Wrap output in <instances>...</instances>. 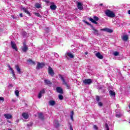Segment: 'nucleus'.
I'll return each instance as SVG.
<instances>
[{
  "mask_svg": "<svg viewBox=\"0 0 130 130\" xmlns=\"http://www.w3.org/2000/svg\"><path fill=\"white\" fill-rule=\"evenodd\" d=\"M27 62H29L30 64H36L35 61L32 60L31 59L27 60Z\"/></svg>",
  "mask_w": 130,
  "mask_h": 130,
  "instance_id": "27",
  "label": "nucleus"
},
{
  "mask_svg": "<svg viewBox=\"0 0 130 130\" xmlns=\"http://www.w3.org/2000/svg\"><path fill=\"white\" fill-rule=\"evenodd\" d=\"M121 38L123 41H127V40H128V35H123L121 37Z\"/></svg>",
  "mask_w": 130,
  "mask_h": 130,
  "instance_id": "12",
  "label": "nucleus"
},
{
  "mask_svg": "<svg viewBox=\"0 0 130 130\" xmlns=\"http://www.w3.org/2000/svg\"><path fill=\"white\" fill-rule=\"evenodd\" d=\"M54 56H55V57H58V56H59V55H58V53H55L54 54Z\"/></svg>",
  "mask_w": 130,
  "mask_h": 130,
  "instance_id": "46",
  "label": "nucleus"
},
{
  "mask_svg": "<svg viewBox=\"0 0 130 130\" xmlns=\"http://www.w3.org/2000/svg\"><path fill=\"white\" fill-rule=\"evenodd\" d=\"M70 117L72 121H74V111H71Z\"/></svg>",
  "mask_w": 130,
  "mask_h": 130,
  "instance_id": "29",
  "label": "nucleus"
},
{
  "mask_svg": "<svg viewBox=\"0 0 130 130\" xmlns=\"http://www.w3.org/2000/svg\"><path fill=\"white\" fill-rule=\"evenodd\" d=\"M93 128H94V129H98V127H97L96 125H94Z\"/></svg>",
  "mask_w": 130,
  "mask_h": 130,
  "instance_id": "44",
  "label": "nucleus"
},
{
  "mask_svg": "<svg viewBox=\"0 0 130 130\" xmlns=\"http://www.w3.org/2000/svg\"><path fill=\"white\" fill-rule=\"evenodd\" d=\"M98 105H99V106H102L103 105V104H102V103H101V102H99V103H98Z\"/></svg>",
  "mask_w": 130,
  "mask_h": 130,
  "instance_id": "43",
  "label": "nucleus"
},
{
  "mask_svg": "<svg viewBox=\"0 0 130 130\" xmlns=\"http://www.w3.org/2000/svg\"><path fill=\"white\" fill-rule=\"evenodd\" d=\"M109 93L112 97H115V92L114 91L112 90H110Z\"/></svg>",
  "mask_w": 130,
  "mask_h": 130,
  "instance_id": "23",
  "label": "nucleus"
},
{
  "mask_svg": "<svg viewBox=\"0 0 130 130\" xmlns=\"http://www.w3.org/2000/svg\"><path fill=\"white\" fill-rule=\"evenodd\" d=\"M95 56L98 57V58H99L100 59H103V55H101V53L100 52H98L95 54Z\"/></svg>",
  "mask_w": 130,
  "mask_h": 130,
  "instance_id": "16",
  "label": "nucleus"
},
{
  "mask_svg": "<svg viewBox=\"0 0 130 130\" xmlns=\"http://www.w3.org/2000/svg\"><path fill=\"white\" fill-rule=\"evenodd\" d=\"M95 100H96V101H98V102H99V101L100 100V98L99 97V96H96Z\"/></svg>",
  "mask_w": 130,
  "mask_h": 130,
  "instance_id": "40",
  "label": "nucleus"
},
{
  "mask_svg": "<svg viewBox=\"0 0 130 130\" xmlns=\"http://www.w3.org/2000/svg\"><path fill=\"white\" fill-rule=\"evenodd\" d=\"M8 122H10V123L11 122H10V121H8Z\"/></svg>",
  "mask_w": 130,
  "mask_h": 130,
  "instance_id": "56",
  "label": "nucleus"
},
{
  "mask_svg": "<svg viewBox=\"0 0 130 130\" xmlns=\"http://www.w3.org/2000/svg\"><path fill=\"white\" fill-rule=\"evenodd\" d=\"M54 123L55 127H58V126H59L58 121H54Z\"/></svg>",
  "mask_w": 130,
  "mask_h": 130,
  "instance_id": "28",
  "label": "nucleus"
},
{
  "mask_svg": "<svg viewBox=\"0 0 130 130\" xmlns=\"http://www.w3.org/2000/svg\"><path fill=\"white\" fill-rule=\"evenodd\" d=\"M12 101H13V102H16V101H17V100H15V99H12Z\"/></svg>",
  "mask_w": 130,
  "mask_h": 130,
  "instance_id": "50",
  "label": "nucleus"
},
{
  "mask_svg": "<svg viewBox=\"0 0 130 130\" xmlns=\"http://www.w3.org/2000/svg\"><path fill=\"white\" fill-rule=\"evenodd\" d=\"M84 53L86 54V55H87V54H88V52H85Z\"/></svg>",
  "mask_w": 130,
  "mask_h": 130,
  "instance_id": "52",
  "label": "nucleus"
},
{
  "mask_svg": "<svg viewBox=\"0 0 130 130\" xmlns=\"http://www.w3.org/2000/svg\"><path fill=\"white\" fill-rule=\"evenodd\" d=\"M22 116H23V118H25V119H28V118L29 117V115H28V114L27 113H23L22 114Z\"/></svg>",
  "mask_w": 130,
  "mask_h": 130,
  "instance_id": "19",
  "label": "nucleus"
},
{
  "mask_svg": "<svg viewBox=\"0 0 130 130\" xmlns=\"http://www.w3.org/2000/svg\"><path fill=\"white\" fill-rule=\"evenodd\" d=\"M19 16H20V17H21V18L23 17V14L22 13H20L19 14Z\"/></svg>",
  "mask_w": 130,
  "mask_h": 130,
  "instance_id": "49",
  "label": "nucleus"
},
{
  "mask_svg": "<svg viewBox=\"0 0 130 130\" xmlns=\"http://www.w3.org/2000/svg\"><path fill=\"white\" fill-rule=\"evenodd\" d=\"M50 8L51 10H52V11H54L55 10H56V6H55V5H51L50 6Z\"/></svg>",
  "mask_w": 130,
  "mask_h": 130,
  "instance_id": "26",
  "label": "nucleus"
},
{
  "mask_svg": "<svg viewBox=\"0 0 130 130\" xmlns=\"http://www.w3.org/2000/svg\"><path fill=\"white\" fill-rule=\"evenodd\" d=\"M99 20V18L97 16H94L93 19L92 18H89V21L91 22L92 23H93V24H98L96 21H98Z\"/></svg>",
  "mask_w": 130,
  "mask_h": 130,
  "instance_id": "2",
  "label": "nucleus"
},
{
  "mask_svg": "<svg viewBox=\"0 0 130 130\" xmlns=\"http://www.w3.org/2000/svg\"><path fill=\"white\" fill-rule=\"evenodd\" d=\"M93 81L91 79H87L83 80V83H84L85 85H91Z\"/></svg>",
  "mask_w": 130,
  "mask_h": 130,
  "instance_id": "3",
  "label": "nucleus"
},
{
  "mask_svg": "<svg viewBox=\"0 0 130 130\" xmlns=\"http://www.w3.org/2000/svg\"><path fill=\"white\" fill-rule=\"evenodd\" d=\"M15 69H16V70L17 71L19 74H22V73L21 72V69H20V67H19V66L16 65Z\"/></svg>",
  "mask_w": 130,
  "mask_h": 130,
  "instance_id": "22",
  "label": "nucleus"
},
{
  "mask_svg": "<svg viewBox=\"0 0 130 130\" xmlns=\"http://www.w3.org/2000/svg\"><path fill=\"white\" fill-rule=\"evenodd\" d=\"M39 117L41 119H43V114L42 113H39Z\"/></svg>",
  "mask_w": 130,
  "mask_h": 130,
  "instance_id": "32",
  "label": "nucleus"
},
{
  "mask_svg": "<svg viewBox=\"0 0 130 130\" xmlns=\"http://www.w3.org/2000/svg\"><path fill=\"white\" fill-rule=\"evenodd\" d=\"M22 50L24 52H26L28 50V47H27V45L25 43H23V47H22Z\"/></svg>",
  "mask_w": 130,
  "mask_h": 130,
  "instance_id": "15",
  "label": "nucleus"
},
{
  "mask_svg": "<svg viewBox=\"0 0 130 130\" xmlns=\"http://www.w3.org/2000/svg\"><path fill=\"white\" fill-rule=\"evenodd\" d=\"M105 14L107 17H109V18H114V17H115V14L114 13L109 10H107L105 11Z\"/></svg>",
  "mask_w": 130,
  "mask_h": 130,
  "instance_id": "1",
  "label": "nucleus"
},
{
  "mask_svg": "<svg viewBox=\"0 0 130 130\" xmlns=\"http://www.w3.org/2000/svg\"><path fill=\"white\" fill-rule=\"evenodd\" d=\"M117 26H118V24H117Z\"/></svg>",
  "mask_w": 130,
  "mask_h": 130,
  "instance_id": "55",
  "label": "nucleus"
},
{
  "mask_svg": "<svg viewBox=\"0 0 130 130\" xmlns=\"http://www.w3.org/2000/svg\"><path fill=\"white\" fill-rule=\"evenodd\" d=\"M58 98L60 100H62L63 99V96H62L61 94H59L58 95Z\"/></svg>",
  "mask_w": 130,
  "mask_h": 130,
  "instance_id": "35",
  "label": "nucleus"
},
{
  "mask_svg": "<svg viewBox=\"0 0 130 130\" xmlns=\"http://www.w3.org/2000/svg\"><path fill=\"white\" fill-rule=\"evenodd\" d=\"M56 90L57 93H59L60 94H62V93H63V90H62V88L60 87H56Z\"/></svg>",
  "mask_w": 130,
  "mask_h": 130,
  "instance_id": "13",
  "label": "nucleus"
},
{
  "mask_svg": "<svg viewBox=\"0 0 130 130\" xmlns=\"http://www.w3.org/2000/svg\"><path fill=\"white\" fill-rule=\"evenodd\" d=\"M100 30L105 31V32H108V33H112V32H113V30L112 29L108 28H101Z\"/></svg>",
  "mask_w": 130,
  "mask_h": 130,
  "instance_id": "8",
  "label": "nucleus"
},
{
  "mask_svg": "<svg viewBox=\"0 0 130 130\" xmlns=\"http://www.w3.org/2000/svg\"><path fill=\"white\" fill-rule=\"evenodd\" d=\"M59 78L62 81L63 85H66V84H68L67 80H66V79H64V77H63V76L62 75L59 74Z\"/></svg>",
  "mask_w": 130,
  "mask_h": 130,
  "instance_id": "5",
  "label": "nucleus"
},
{
  "mask_svg": "<svg viewBox=\"0 0 130 130\" xmlns=\"http://www.w3.org/2000/svg\"><path fill=\"white\" fill-rule=\"evenodd\" d=\"M35 16H36L37 17H41V15H40V14H39V13H35Z\"/></svg>",
  "mask_w": 130,
  "mask_h": 130,
  "instance_id": "39",
  "label": "nucleus"
},
{
  "mask_svg": "<svg viewBox=\"0 0 130 130\" xmlns=\"http://www.w3.org/2000/svg\"><path fill=\"white\" fill-rule=\"evenodd\" d=\"M119 54V52L115 51V52H113V55L115 56H118Z\"/></svg>",
  "mask_w": 130,
  "mask_h": 130,
  "instance_id": "33",
  "label": "nucleus"
},
{
  "mask_svg": "<svg viewBox=\"0 0 130 130\" xmlns=\"http://www.w3.org/2000/svg\"><path fill=\"white\" fill-rule=\"evenodd\" d=\"M21 10L24 12L27 15H28V16H30V12L28 11V9L25 8V7H22L21 8Z\"/></svg>",
  "mask_w": 130,
  "mask_h": 130,
  "instance_id": "14",
  "label": "nucleus"
},
{
  "mask_svg": "<svg viewBox=\"0 0 130 130\" xmlns=\"http://www.w3.org/2000/svg\"><path fill=\"white\" fill-rule=\"evenodd\" d=\"M128 14L129 15H130V10H128Z\"/></svg>",
  "mask_w": 130,
  "mask_h": 130,
  "instance_id": "53",
  "label": "nucleus"
},
{
  "mask_svg": "<svg viewBox=\"0 0 130 130\" xmlns=\"http://www.w3.org/2000/svg\"><path fill=\"white\" fill-rule=\"evenodd\" d=\"M35 7L37 8V9H40V8H41V5H40L39 3H36L35 4Z\"/></svg>",
  "mask_w": 130,
  "mask_h": 130,
  "instance_id": "30",
  "label": "nucleus"
},
{
  "mask_svg": "<svg viewBox=\"0 0 130 130\" xmlns=\"http://www.w3.org/2000/svg\"><path fill=\"white\" fill-rule=\"evenodd\" d=\"M77 8L79 9L80 11H82L83 10V4L81 2H77Z\"/></svg>",
  "mask_w": 130,
  "mask_h": 130,
  "instance_id": "11",
  "label": "nucleus"
},
{
  "mask_svg": "<svg viewBox=\"0 0 130 130\" xmlns=\"http://www.w3.org/2000/svg\"><path fill=\"white\" fill-rule=\"evenodd\" d=\"M66 55H67L69 57H70V58H74V55H73L71 52H67L66 53Z\"/></svg>",
  "mask_w": 130,
  "mask_h": 130,
  "instance_id": "18",
  "label": "nucleus"
},
{
  "mask_svg": "<svg viewBox=\"0 0 130 130\" xmlns=\"http://www.w3.org/2000/svg\"><path fill=\"white\" fill-rule=\"evenodd\" d=\"M85 23H86V24H87V25H90L89 24V22H87L86 21H85Z\"/></svg>",
  "mask_w": 130,
  "mask_h": 130,
  "instance_id": "51",
  "label": "nucleus"
},
{
  "mask_svg": "<svg viewBox=\"0 0 130 130\" xmlns=\"http://www.w3.org/2000/svg\"><path fill=\"white\" fill-rule=\"evenodd\" d=\"M65 86H66L67 89H70L71 87L70 85H69L68 83H66V84H65Z\"/></svg>",
  "mask_w": 130,
  "mask_h": 130,
  "instance_id": "41",
  "label": "nucleus"
},
{
  "mask_svg": "<svg viewBox=\"0 0 130 130\" xmlns=\"http://www.w3.org/2000/svg\"><path fill=\"white\" fill-rule=\"evenodd\" d=\"M52 4H53V3H52Z\"/></svg>",
  "mask_w": 130,
  "mask_h": 130,
  "instance_id": "57",
  "label": "nucleus"
},
{
  "mask_svg": "<svg viewBox=\"0 0 130 130\" xmlns=\"http://www.w3.org/2000/svg\"><path fill=\"white\" fill-rule=\"evenodd\" d=\"M32 124H33L32 122H30L27 124V126H28V127H30V126H31Z\"/></svg>",
  "mask_w": 130,
  "mask_h": 130,
  "instance_id": "42",
  "label": "nucleus"
},
{
  "mask_svg": "<svg viewBox=\"0 0 130 130\" xmlns=\"http://www.w3.org/2000/svg\"><path fill=\"white\" fill-rule=\"evenodd\" d=\"M5 101V98L3 97L0 96V103L1 102H4Z\"/></svg>",
  "mask_w": 130,
  "mask_h": 130,
  "instance_id": "36",
  "label": "nucleus"
},
{
  "mask_svg": "<svg viewBox=\"0 0 130 130\" xmlns=\"http://www.w3.org/2000/svg\"><path fill=\"white\" fill-rule=\"evenodd\" d=\"M8 68L9 71H11V74L13 75V77L14 79H16V75L15 74V72H14V70L12 67H11V66L8 65Z\"/></svg>",
  "mask_w": 130,
  "mask_h": 130,
  "instance_id": "9",
  "label": "nucleus"
},
{
  "mask_svg": "<svg viewBox=\"0 0 130 130\" xmlns=\"http://www.w3.org/2000/svg\"><path fill=\"white\" fill-rule=\"evenodd\" d=\"M105 128L106 130H109V127H108V124L107 123L105 124Z\"/></svg>",
  "mask_w": 130,
  "mask_h": 130,
  "instance_id": "38",
  "label": "nucleus"
},
{
  "mask_svg": "<svg viewBox=\"0 0 130 130\" xmlns=\"http://www.w3.org/2000/svg\"><path fill=\"white\" fill-rule=\"evenodd\" d=\"M43 2H44L45 3H46L47 4H49V1H47V0H42Z\"/></svg>",
  "mask_w": 130,
  "mask_h": 130,
  "instance_id": "45",
  "label": "nucleus"
},
{
  "mask_svg": "<svg viewBox=\"0 0 130 130\" xmlns=\"http://www.w3.org/2000/svg\"><path fill=\"white\" fill-rule=\"evenodd\" d=\"M11 45L13 49L16 50V51H18V48H17V45H16V43L14 41H11Z\"/></svg>",
  "mask_w": 130,
  "mask_h": 130,
  "instance_id": "7",
  "label": "nucleus"
},
{
  "mask_svg": "<svg viewBox=\"0 0 130 130\" xmlns=\"http://www.w3.org/2000/svg\"><path fill=\"white\" fill-rule=\"evenodd\" d=\"M123 115V114H116V117L117 118H119V117H121Z\"/></svg>",
  "mask_w": 130,
  "mask_h": 130,
  "instance_id": "34",
  "label": "nucleus"
},
{
  "mask_svg": "<svg viewBox=\"0 0 130 130\" xmlns=\"http://www.w3.org/2000/svg\"><path fill=\"white\" fill-rule=\"evenodd\" d=\"M44 83L46 85H51V82L50 80L45 79L44 80Z\"/></svg>",
  "mask_w": 130,
  "mask_h": 130,
  "instance_id": "24",
  "label": "nucleus"
},
{
  "mask_svg": "<svg viewBox=\"0 0 130 130\" xmlns=\"http://www.w3.org/2000/svg\"><path fill=\"white\" fill-rule=\"evenodd\" d=\"M4 28H5V25L3 23L0 22V30H3Z\"/></svg>",
  "mask_w": 130,
  "mask_h": 130,
  "instance_id": "31",
  "label": "nucleus"
},
{
  "mask_svg": "<svg viewBox=\"0 0 130 130\" xmlns=\"http://www.w3.org/2000/svg\"><path fill=\"white\" fill-rule=\"evenodd\" d=\"M48 74L50 75V76H51V77H53L54 75V72H53V70L50 66L48 68Z\"/></svg>",
  "mask_w": 130,
  "mask_h": 130,
  "instance_id": "6",
  "label": "nucleus"
},
{
  "mask_svg": "<svg viewBox=\"0 0 130 130\" xmlns=\"http://www.w3.org/2000/svg\"><path fill=\"white\" fill-rule=\"evenodd\" d=\"M4 117L7 119H12V115H11L10 114H4Z\"/></svg>",
  "mask_w": 130,
  "mask_h": 130,
  "instance_id": "17",
  "label": "nucleus"
},
{
  "mask_svg": "<svg viewBox=\"0 0 130 130\" xmlns=\"http://www.w3.org/2000/svg\"><path fill=\"white\" fill-rule=\"evenodd\" d=\"M70 130H74V129H73V127L72 126V125H70Z\"/></svg>",
  "mask_w": 130,
  "mask_h": 130,
  "instance_id": "48",
  "label": "nucleus"
},
{
  "mask_svg": "<svg viewBox=\"0 0 130 130\" xmlns=\"http://www.w3.org/2000/svg\"><path fill=\"white\" fill-rule=\"evenodd\" d=\"M91 27L92 28V29L94 31V34L95 35H98V30L94 28V26L93 25H91Z\"/></svg>",
  "mask_w": 130,
  "mask_h": 130,
  "instance_id": "20",
  "label": "nucleus"
},
{
  "mask_svg": "<svg viewBox=\"0 0 130 130\" xmlns=\"http://www.w3.org/2000/svg\"><path fill=\"white\" fill-rule=\"evenodd\" d=\"M15 69H16V70L17 71L19 74H22V73L21 72V69H20V67H19V66L16 65Z\"/></svg>",
  "mask_w": 130,
  "mask_h": 130,
  "instance_id": "21",
  "label": "nucleus"
},
{
  "mask_svg": "<svg viewBox=\"0 0 130 130\" xmlns=\"http://www.w3.org/2000/svg\"><path fill=\"white\" fill-rule=\"evenodd\" d=\"M100 6H103V4H100Z\"/></svg>",
  "mask_w": 130,
  "mask_h": 130,
  "instance_id": "54",
  "label": "nucleus"
},
{
  "mask_svg": "<svg viewBox=\"0 0 130 130\" xmlns=\"http://www.w3.org/2000/svg\"><path fill=\"white\" fill-rule=\"evenodd\" d=\"M15 95L17 96V97H19V90H16L15 91Z\"/></svg>",
  "mask_w": 130,
  "mask_h": 130,
  "instance_id": "37",
  "label": "nucleus"
},
{
  "mask_svg": "<svg viewBox=\"0 0 130 130\" xmlns=\"http://www.w3.org/2000/svg\"><path fill=\"white\" fill-rule=\"evenodd\" d=\"M45 90L44 89H42L40 91L38 95L39 99H41V97H42V95H43V94H45Z\"/></svg>",
  "mask_w": 130,
  "mask_h": 130,
  "instance_id": "10",
  "label": "nucleus"
},
{
  "mask_svg": "<svg viewBox=\"0 0 130 130\" xmlns=\"http://www.w3.org/2000/svg\"><path fill=\"white\" fill-rule=\"evenodd\" d=\"M49 104L51 106H54V105H55V101L51 100L49 102Z\"/></svg>",
  "mask_w": 130,
  "mask_h": 130,
  "instance_id": "25",
  "label": "nucleus"
},
{
  "mask_svg": "<svg viewBox=\"0 0 130 130\" xmlns=\"http://www.w3.org/2000/svg\"><path fill=\"white\" fill-rule=\"evenodd\" d=\"M12 18H13L14 19H17V17H16V16H15V15H12Z\"/></svg>",
  "mask_w": 130,
  "mask_h": 130,
  "instance_id": "47",
  "label": "nucleus"
},
{
  "mask_svg": "<svg viewBox=\"0 0 130 130\" xmlns=\"http://www.w3.org/2000/svg\"><path fill=\"white\" fill-rule=\"evenodd\" d=\"M45 66V64L44 63H40L39 62H38V64L36 67V70H40V69H42V68H44V67Z\"/></svg>",
  "mask_w": 130,
  "mask_h": 130,
  "instance_id": "4",
  "label": "nucleus"
}]
</instances>
